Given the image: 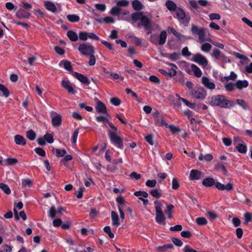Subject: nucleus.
I'll list each match as a JSON object with an SVG mask.
<instances>
[{"label":"nucleus","instance_id":"54","mask_svg":"<svg viewBox=\"0 0 252 252\" xmlns=\"http://www.w3.org/2000/svg\"><path fill=\"white\" fill-rule=\"evenodd\" d=\"M212 48V45L208 43H205L201 45V49L202 51L205 52H208Z\"/></svg>","mask_w":252,"mask_h":252},{"label":"nucleus","instance_id":"57","mask_svg":"<svg viewBox=\"0 0 252 252\" xmlns=\"http://www.w3.org/2000/svg\"><path fill=\"white\" fill-rule=\"evenodd\" d=\"M88 32H80L78 34V37L81 40L86 41L88 39Z\"/></svg>","mask_w":252,"mask_h":252},{"label":"nucleus","instance_id":"61","mask_svg":"<svg viewBox=\"0 0 252 252\" xmlns=\"http://www.w3.org/2000/svg\"><path fill=\"white\" fill-rule=\"evenodd\" d=\"M32 181L30 179H23L22 181V184L24 187H28L30 188L32 186Z\"/></svg>","mask_w":252,"mask_h":252},{"label":"nucleus","instance_id":"49","mask_svg":"<svg viewBox=\"0 0 252 252\" xmlns=\"http://www.w3.org/2000/svg\"><path fill=\"white\" fill-rule=\"evenodd\" d=\"M103 231L105 233L107 234L110 238L113 239L114 238V234L111 232L110 226H106L103 228Z\"/></svg>","mask_w":252,"mask_h":252},{"label":"nucleus","instance_id":"34","mask_svg":"<svg viewBox=\"0 0 252 252\" xmlns=\"http://www.w3.org/2000/svg\"><path fill=\"white\" fill-rule=\"evenodd\" d=\"M0 92L2 93L1 95L5 97H8L9 96L10 92L8 89L3 85L0 84Z\"/></svg>","mask_w":252,"mask_h":252},{"label":"nucleus","instance_id":"50","mask_svg":"<svg viewBox=\"0 0 252 252\" xmlns=\"http://www.w3.org/2000/svg\"><path fill=\"white\" fill-rule=\"evenodd\" d=\"M179 100H182L187 106H188L190 108L193 109V108H195V103H191L188 100H187V99H186L184 98H182L180 96H179Z\"/></svg>","mask_w":252,"mask_h":252},{"label":"nucleus","instance_id":"62","mask_svg":"<svg viewBox=\"0 0 252 252\" xmlns=\"http://www.w3.org/2000/svg\"><path fill=\"white\" fill-rule=\"evenodd\" d=\"M44 138L48 143L51 144L53 143V135L51 134L47 133L44 135Z\"/></svg>","mask_w":252,"mask_h":252},{"label":"nucleus","instance_id":"35","mask_svg":"<svg viewBox=\"0 0 252 252\" xmlns=\"http://www.w3.org/2000/svg\"><path fill=\"white\" fill-rule=\"evenodd\" d=\"M63 63V67L65 70H67L68 71L71 72L72 73L73 72L72 71L73 68L71 66V63L70 62L66 60H62L60 62V64Z\"/></svg>","mask_w":252,"mask_h":252},{"label":"nucleus","instance_id":"29","mask_svg":"<svg viewBox=\"0 0 252 252\" xmlns=\"http://www.w3.org/2000/svg\"><path fill=\"white\" fill-rule=\"evenodd\" d=\"M67 36L71 41H76L78 39V35L76 32L72 30H69L67 32Z\"/></svg>","mask_w":252,"mask_h":252},{"label":"nucleus","instance_id":"53","mask_svg":"<svg viewBox=\"0 0 252 252\" xmlns=\"http://www.w3.org/2000/svg\"><path fill=\"white\" fill-rule=\"evenodd\" d=\"M34 151L35 152L36 154H37V155L41 157H44L46 156L45 151L40 147L35 148L34 149Z\"/></svg>","mask_w":252,"mask_h":252},{"label":"nucleus","instance_id":"32","mask_svg":"<svg viewBox=\"0 0 252 252\" xmlns=\"http://www.w3.org/2000/svg\"><path fill=\"white\" fill-rule=\"evenodd\" d=\"M191 68L193 71L194 74L197 77H200L201 76L202 73L201 69L195 64H192L191 65Z\"/></svg>","mask_w":252,"mask_h":252},{"label":"nucleus","instance_id":"16","mask_svg":"<svg viewBox=\"0 0 252 252\" xmlns=\"http://www.w3.org/2000/svg\"><path fill=\"white\" fill-rule=\"evenodd\" d=\"M203 174L197 169H192L190 172L189 179L190 180H198L202 177Z\"/></svg>","mask_w":252,"mask_h":252},{"label":"nucleus","instance_id":"38","mask_svg":"<svg viewBox=\"0 0 252 252\" xmlns=\"http://www.w3.org/2000/svg\"><path fill=\"white\" fill-rule=\"evenodd\" d=\"M36 136V133L32 129L29 130L26 132V136L30 141H33Z\"/></svg>","mask_w":252,"mask_h":252},{"label":"nucleus","instance_id":"26","mask_svg":"<svg viewBox=\"0 0 252 252\" xmlns=\"http://www.w3.org/2000/svg\"><path fill=\"white\" fill-rule=\"evenodd\" d=\"M44 6L45 8L50 11L54 13L57 11V8L55 4L51 1H45L44 2Z\"/></svg>","mask_w":252,"mask_h":252},{"label":"nucleus","instance_id":"55","mask_svg":"<svg viewBox=\"0 0 252 252\" xmlns=\"http://www.w3.org/2000/svg\"><path fill=\"white\" fill-rule=\"evenodd\" d=\"M180 187V183L176 178H174L172 181V188L173 189L176 190Z\"/></svg>","mask_w":252,"mask_h":252},{"label":"nucleus","instance_id":"6","mask_svg":"<svg viewBox=\"0 0 252 252\" xmlns=\"http://www.w3.org/2000/svg\"><path fill=\"white\" fill-rule=\"evenodd\" d=\"M77 49L81 55L86 56L95 53L94 47L92 45L85 43L80 44Z\"/></svg>","mask_w":252,"mask_h":252},{"label":"nucleus","instance_id":"14","mask_svg":"<svg viewBox=\"0 0 252 252\" xmlns=\"http://www.w3.org/2000/svg\"><path fill=\"white\" fill-rule=\"evenodd\" d=\"M62 87L66 90L67 92L71 94H75L76 92L73 89V88L69 80H63L61 83Z\"/></svg>","mask_w":252,"mask_h":252},{"label":"nucleus","instance_id":"17","mask_svg":"<svg viewBox=\"0 0 252 252\" xmlns=\"http://www.w3.org/2000/svg\"><path fill=\"white\" fill-rule=\"evenodd\" d=\"M216 188L220 190L230 191L233 189L232 184L229 183L224 185L219 182H217L216 184Z\"/></svg>","mask_w":252,"mask_h":252},{"label":"nucleus","instance_id":"40","mask_svg":"<svg viewBox=\"0 0 252 252\" xmlns=\"http://www.w3.org/2000/svg\"><path fill=\"white\" fill-rule=\"evenodd\" d=\"M225 90L228 92H232L236 88L235 83L232 82L227 83L224 85Z\"/></svg>","mask_w":252,"mask_h":252},{"label":"nucleus","instance_id":"36","mask_svg":"<svg viewBox=\"0 0 252 252\" xmlns=\"http://www.w3.org/2000/svg\"><path fill=\"white\" fill-rule=\"evenodd\" d=\"M212 56L217 60H218L220 58L225 57V56L221 54V52L217 49H215L213 51Z\"/></svg>","mask_w":252,"mask_h":252},{"label":"nucleus","instance_id":"5","mask_svg":"<svg viewBox=\"0 0 252 252\" xmlns=\"http://www.w3.org/2000/svg\"><path fill=\"white\" fill-rule=\"evenodd\" d=\"M154 204L156 205V221L160 225H164L165 218L161 209L162 204L158 200H155Z\"/></svg>","mask_w":252,"mask_h":252},{"label":"nucleus","instance_id":"12","mask_svg":"<svg viewBox=\"0 0 252 252\" xmlns=\"http://www.w3.org/2000/svg\"><path fill=\"white\" fill-rule=\"evenodd\" d=\"M72 75L85 86H89L90 81L89 78L84 75L77 72H72Z\"/></svg>","mask_w":252,"mask_h":252},{"label":"nucleus","instance_id":"8","mask_svg":"<svg viewBox=\"0 0 252 252\" xmlns=\"http://www.w3.org/2000/svg\"><path fill=\"white\" fill-rule=\"evenodd\" d=\"M192 60L199 65L202 66L203 67H206L208 64L207 59L200 53L194 55Z\"/></svg>","mask_w":252,"mask_h":252},{"label":"nucleus","instance_id":"63","mask_svg":"<svg viewBox=\"0 0 252 252\" xmlns=\"http://www.w3.org/2000/svg\"><path fill=\"white\" fill-rule=\"evenodd\" d=\"M110 102L113 105L118 106L121 104V100L118 97H113L111 99Z\"/></svg>","mask_w":252,"mask_h":252},{"label":"nucleus","instance_id":"39","mask_svg":"<svg viewBox=\"0 0 252 252\" xmlns=\"http://www.w3.org/2000/svg\"><path fill=\"white\" fill-rule=\"evenodd\" d=\"M67 19L70 22H77L80 20V17L76 14H69L66 16Z\"/></svg>","mask_w":252,"mask_h":252},{"label":"nucleus","instance_id":"64","mask_svg":"<svg viewBox=\"0 0 252 252\" xmlns=\"http://www.w3.org/2000/svg\"><path fill=\"white\" fill-rule=\"evenodd\" d=\"M157 181L156 180H148L146 182V186L149 188H154L156 186Z\"/></svg>","mask_w":252,"mask_h":252},{"label":"nucleus","instance_id":"1","mask_svg":"<svg viewBox=\"0 0 252 252\" xmlns=\"http://www.w3.org/2000/svg\"><path fill=\"white\" fill-rule=\"evenodd\" d=\"M209 103L213 107L218 106L225 109L233 108L236 104L234 101L227 99L223 94H217L211 96L209 98Z\"/></svg>","mask_w":252,"mask_h":252},{"label":"nucleus","instance_id":"43","mask_svg":"<svg viewBox=\"0 0 252 252\" xmlns=\"http://www.w3.org/2000/svg\"><path fill=\"white\" fill-rule=\"evenodd\" d=\"M169 59L173 62L178 60L180 58V53L174 52L168 55Z\"/></svg>","mask_w":252,"mask_h":252},{"label":"nucleus","instance_id":"58","mask_svg":"<svg viewBox=\"0 0 252 252\" xmlns=\"http://www.w3.org/2000/svg\"><path fill=\"white\" fill-rule=\"evenodd\" d=\"M167 127H169L171 132L173 133L180 132L181 131V129L178 126H176L173 125H168Z\"/></svg>","mask_w":252,"mask_h":252},{"label":"nucleus","instance_id":"19","mask_svg":"<svg viewBox=\"0 0 252 252\" xmlns=\"http://www.w3.org/2000/svg\"><path fill=\"white\" fill-rule=\"evenodd\" d=\"M158 71L168 78H171L177 74L176 70L173 68H171L169 72L163 69H159Z\"/></svg>","mask_w":252,"mask_h":252},{"label":"nucleus","instance_id":"23","mask_svg":"<svg viewBox=\"0 0 252 252\" xmlns=\"http://www.w3.org/2000/svg\"><path fill=\"white\" fill-rule=\"evenodd\" d=\"M111 219L113 225L118 226L120 224L119 216L117 213L114 211L111 212Z\"/></svg>","mask_w":252,"mask_h":252},{"label":"nucleus","instance_id":"59","mask_svg":"<svg viewBox=\"0 0 252 252\" xmlns=\"http://www.w3.org/2000/svg\"><path fill=\"white\" fill-rule=\"evenodd\" d=\"M20 218H21L23 220H26L27 215L24 211H21L19 213L17 212V220H19Z\"/></svg>","mask_w":252,"mask_h":252},{"label":"nucleus","instance_id":"46","mask_svg":"<svg viewBox=\"0 0 252 252\" xmlns=\"http://www.w3.org/2000/svg\"><path fill=\"white\" fill-rule=\"evenodd\" d=\"M121 9L119 6L113 7L110 11L111 14L116 16H119L121 13Z\"/></svg>","mask_w":252,"mask_h":252},{"label":"nucleus","instance_id":"13","mask_svg":"<svg viewBox=\"0 0 252 252\" xmlns=\"http://www.w3.org/2000/svg\"><path fill=\"white\" fill-rule=\"evenodd\" d=\"M65 211V209L62 207H60L57 210L54 206L50 207L48 212V216L51 219H54L56 214H61L62 212Z\"/></svg>","mask_w":252,"mask_h":252},{"label":"nucleus","instance_id":"44","mask_svg":"<svg viewBox=\"0 0 252 252\" xmlns=\"http://www.w3.org/2000/svg\"><path fill=\"white\" fill-rule=\"evenodd\" d=\"M195 221L198 225L200 226L205 225L207 223V220L204 217L197 218Z\"/></svg>","mask_w":252,"mask_h":252},{"label":"nucleus","instance_id":"15","mask_svg":"<svg viewBox=\"0 0 252 252\" xmlns=\"http://www.w3.org/2000/svg\"><path fill=\"white\" fill-rule=\"evenodd\" d=\"M154 119L156 126H165L166 127H168V124L164 121L162 116L159 113H158L155 115Z\"/></svg>","mask_w":252,"mask_h":252},{"label":"nucleus","instance_id":"47","mask_svg":"<svg viewBox=\"0 0 252 252\" xmlns=\"http://www.w3.org/2000/svg\"><path fill=\"white\" fill-rule=\"evenodd\" d=\"M236 103L244 110H247L248 108V104L243 99H237Z\"/></svg>","mask_w":252,"mask_h":252},{"label":"nucleus","instance_id":"52","mask_svg":"<svg viewBox=\"0 0 252 252\" xmlns=\"http://www.w3.org/2000/svg\"><path fill=\"white\" fill-rule=\"evenodd\" d=\"M134 195L137 197H143L144 198H147L148 196V194L147 192L141 190L134 192Z\"/></svg>","mask_w":252,"mask_h":252},{"label":"nucleus","instance_id":"22","mask_svg":"<svg viewBox=\"0 0 252 252\" xmlns=\"http://www.w3.org/2000/svg\"><path fill=\"white\" fill-rule=\"evenodd\" d=\"M132 8L137 11H139L143 9L144 6L140 1L139 0H134L131 2Z\"/></svg>","mask_w":252,"mask_h":252},{"label":"nucleus","instance_id":"31","mask_svg":"<svg viewBox=\"0 0 252 252\" xmlns=\"http://www.w3.org/2000/svg\"><path fill=\"white\" fill-rule=\"evenodd\" d=\"M174 80H175L176 82L184 85L185 82L184 73L181 71H180V72L178 73H177V74L174 78Z\"/></svg>","mask_w":252,"mask_h":252},{"label":"nucleus","instance_id":"24","mask_svg":"<svg viewBox=\"0 0 252 252\" xmlns=\"http://www.w3.org/2000/svg\"><path fill=\"white\" fill-rule=\"evenodd\" d=\"M166 8L170 11H175L178 8L176 3L172 0H168L165 2Z\"/></svg>","mask_w":252,"mask_h":252},{"label":"nucleus","instance_id":"51","mask_svg":"<svg viewBox=\"0 0 252 252\" xmlns=\"http://www.w3.org/2000/svg\"><path fill=\"white\" fill-rule=\"evenodd\" d=\"M0 189L7 194H9L11 192V190L8 186L4 183H0Z\"/></svg>","mask_w":252,"mask_h":252},{"label":"nucleus","instance_id":"4","mask_svg":"<svg viewBox=\"0 0 252 252\" xmlns=\"http://www.w3.org/2000/svg\"><path fill=\"white\" fill-rule=\"evenodd\" d=\"M173 16L180 23L185 26H188L191 19L190 15L188 14H186L185 11L180 7H178L175 11Z\"/></svg>","mask_w":252,"mask_h":252},{"label":"nucleus","instance_id":"56","mask_svg":"<svg viewBox=\"0 0 252 252\" xmlns=\"http://www.w3.org/2000/svg\"><path fill=\"white\" fill-rule=\"evenodd\" d=\"M129 4V2L127 0H122L117 1V6L120 7H126Z\"/></svg>","mask_w":252,"mask_h":252},{"label":"nucleus","instance_id":"41","mask_svg":"<svg viewBox=\"0 0 252 252\" xmlns=\"http://www.w3.org/2000/svg\"><path fill=\"white\" fill-rule=\"evenodd\" d=\"M53 150L55 151L56 156L58 158L63 157L66 154V151L64 149H55Z\"/></svg>","mask_w":252,"mask_h":252},{"label":"nucleus","instance_id":"27","mask_svg":"<svg viewBox=\"0 0 252 252\" xmlns=\"http://www.w3.org/2000/svg\"><path fill=\"white\" fill-rule=\"evenodd\" d=\"M150 194L156 198H159L162 196V191L160 189H154L149 191Z\"/></svg>","mask_w":252,"mask_h":252},{"label":"nucleus","instance_id":"11","mask_svg":"<svg viewBox=\"0 0 252 252\" xmlns=\"http://www.w3.org/2000/svg\"><path fill=\"white\" fill-rule=\"evenodd\" d=\"M193 97L198 99H204L206 96V93L203 89H198L196 90H191Z\"/></svg>","mask_w":252,"mask_h":252},{"label":"nucleus","instance_id":"37","mask_svg":"<svg viewBox=\"0 0 252 252\" xmlns=\"http://www.w3.org/2000/svg\"><path fill=\"white\" fill-rule=\"evenodd\" d=\"M72 158H73V157H72V155H65L63 157V158L62 159H61L60 160V163H61L63 164L65 166L67 167V162L72 160Z\"/></svg>","mask_w":252,"mask_h":252},{"label":"nucleus","instance_id":"42","mask_svg":"<svg viewBox=\"0 0 252 252\" xmlns=\"http://www.w3.org/2000/svg\"><path fill=\"white\" fill-rule=\"evenodd\" d=\"M26 143V140L23 136L17 134V145L24 146Z\"/></svg>","mask_w":252,"mask_h":252},{"label":"nucleus","instance_id":"20","mask_svg":"<svg viewBox=\"0 0 252 252\" xmlns=\"http://www.w3.org/2000/svg\"><path fill=\"white\" fill-rule=\"evenodd\" d=\"M202 185L206 187H212L216 186V182L215 180L211 177H207L204 179L202 182Z\"/></svg>","mask_w":252,"mask_h":252},{"label":"nucleus","instance_id":"3","mask_svg":"<svg viewBox=\"0 0 252 252\" xmlns=\"http://www.w3.org/2000/svg\"><path fill=\"white\" fill-rule=\"evenodd\" d=\"M108 135L112 145L121 149L124 148L123 139L118 135L117 130L108 129Z\"/></svg>","mask_w":252,"mask_h":252},{"label":"nucleus","instance_id":"33","mask_svg":"<svg viewBox=\"0 0 252 252\" xmlns=\"http://www.w3.org/2000/svg\"><path fill=\"white\" fill-rule=\"evenodd\" d=\"M236 149L238 152L241 154H246L247 151V145L242 143H238L236 146Z\"/></svg>","mask_w":252,"mask_h":252},{"label":"nucleus","instance_id":"9","mask_svg":"<svg viewBox=\"0 0 252 252\" xmlns=\"http://www.w3.org/2000/svg\"><path fill=\"white\" fill-rule=\"evenodd\" d=\"M190 6L193 9L197 10L199 6L198 4L205 7L209 5V2L207 0H199L196 1L195 0H189V1Z\"/></svg>","mask_w":252,"mask_h":252},{"label":"nucleus","instance_id":"18","mask_svg":"<svg viewBox=\"0 0 252 252\" xmlns=\"http://www.w3.org/2000/svg\"><path fill=\"white\" fill-rule=\"evenodd\" d=\"M201 80V83L207 89L213 90L215 88V84L213 82H211L208 77L203 76Z\"/></svg>","mask_w":252,"mask_h":252},{"label":"nucleus","instance_id":"60","mask_svg":"<svg viewBox=\"0 0 252 252\" xmlns=\"http://www.w3.org/2000/svg\"><path fill=\"white\" fill-rule=\"evenodd\" d=\"M245 221L244 223L247 224L252 220V215L251 213H246L244 214Z\"/></svg>","mask_w":252,"mask_h":252},{"label":"nucleus","instance_id":"21","mask_svg":"<svg viewBox=\"0 0 252 252\" xmlns=\"http://www.w3.org/2000/svg\"><path fill=\"white\" fill-rule=\"evenodd\" d=\"M159 40H158V43L159 45H164L166 41L167 38V32L166 31H162L159 35H158Z\"/></svg>","mask_w":252,"mask_h":252},{"label":"nucleus","instance_id":"28","mask_svg":"<svg viewBox=\"0 0 252 252\" xmlns=\"http://www.w3.org/2000/svg\"><path fill=\"white\" fill-rule=\"evenodd\" d=\"M52 123L53 126H58L61 125L62 123V117L59 114H57L56 116L52 118Z\"/></svg>","mask_w":252,"mask_h":252},{"label":"nucleus","instance_id":"25","mask_svg":"<svg viewBox=\"0 0 252 252\" xmlns=\"http://www.w3.org/2000/svg\"><path fill=\"white\" fill-rule=\"evenodd\" d=\"M235 85L236 88L239 90H242L243 88H247L249 85V83L246 80H238L235 83Z\"/></svg>","mask_w":252,"mask_h":252},{"label":"nucleus","instance_id":"10","mask_svg":"<svg viewBox=\"0 0 252 252\" xmlns=\"http://www.w3.org/2000/svg\"><path fill=\"white\" fill-rule=\"evenodd\" d=\"M96 111L98 113L105 114L108 117L109 115L108 114L107 107L106 105L100 100L97 99L96 104L95 106Z\"/></svg>","mask_w":252,"mask_h":252},{"label":"nucleus","instance_id":"48","mask_svg":"<svg viewBox=\"0 0 252 252\" xmlns=\"http://www.w3.org/2000/svg\"><path fill=\"white\" fill-rule=\"evenodd\" d=\"M30 13L22 9H20L18 12H17V16L22 15L23 17L25 18H29L30 16Z\"/></svg>","mask_w":252,"mask_h":252},{"label":"nucleus","instance_id":"30","mask_svg":"<svg viewBox=\"0 0 252 252\" xmlns=\"http://www.w3.org/2000/svg\"><path fill=\"white\" fill-rule=\"evenodd\" d=\"M174 206L173 204H170L166 205V208L165 210V213L167 215L169 219H171L173 217L172 212Z\"/></svg>","mask_w":252,"mask_h":252},{"label":"nucleus","instance_id":"45","mask_svg":"<svg viewBox=\"0 0 252 252\" xmlns=\"http://www.w3.org/2000/svg\"><path fill=\"white\" fill-rule=\"evenodd\" d=\"M158 35L157 34H151L150 37V42L155 45H158Z\"/></svg>","mask_w":252,"mask_h":252},{"label":"nucleus","instance_id":"2","mask_svg":"<svg viewBox=\"0 0 252 252\" xmlns=\"http://www.w3.org/2000/svg\"><path fill=\"white\" fill-rule=\"evenodd\" d=\"M131 18L134 22L140 20V22L138 23L137 27H143L145 31H148V34L152 32V22L149 17L144 14L143 12H136L132 13Z\"/></svg>","mask_w":252,"mask_h":252},{"label":"nucleus","instance_id":"7","mask_svg":"<svg viewBox=\"0 0 252 252\" xmlns=\"http://www.w3.org/2000/svg\"><path fill=\"white\" fill-rule=\"evenodd\" d=\"M190 31L193 34H196L198 36V38L200 42H203L205 40L210 41L205 38V28L201 27L200 28L196 25H193L191 26Z\"/></svg>","mask_w":252,"mask_h":252}]
</instances>
